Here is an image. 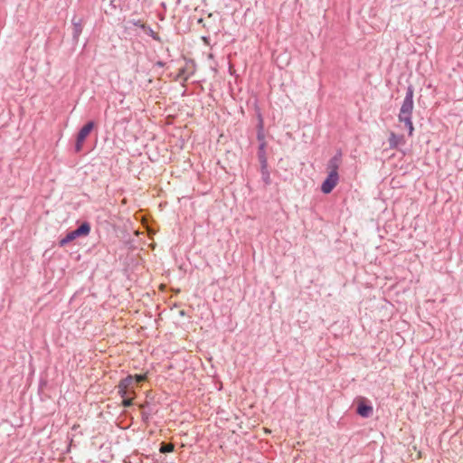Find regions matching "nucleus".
<instances>
[{
    "label": "nucleus",
    "mask_w": 463,
    "mask_h": 463,
    "mask_svg": "<svg viewBox=\"0 0 463 463\" xmlns=\"http://www.w3.org/2000/svg\"><path fill=\"white\" fill-rule=\"evenodd\" d=\"M413 95V87L411 85H409L407 87L406 94L398 115L399 121L404 123L406 128L408 129V134L410 137L412 136L414 131V127L412 124V111L414 108Z\"/></svg>",
    "instance_id": "obj_1"
},
{
    "label": "nucleus",
    "mask_w": 463,
    "mask_h": 463,
    "mask_svg": "<svg viewBox=\"0 0 463 463\" xmlns=\"http://www.w3.org/2000/svg\"><path fill=\"white\" fill-rule=\"evenodd\" d=\"M94 121L90 120L80 129L76 137V143L74 146V150L76 153H80L82 150L83 143L94 128Z\"/></svg>",
    "instance_id": "obj_2"
},
{
    "label": "nucleus",
    "mask_w": 463,
    "mask_h": 463,
    "mask_svg": "<svg viewBox=\"0 0 463 463\" xmlns=\"http://www.w3.org/2000/svg\"><path fill=\"white\" fill-rule=\"evenodd\" d=\"M90 232V224L88 222H83L78 228L67 233L68 239L71 241L82 236H87Z\"/></svg>",
    "instance_id": "obj_3"
},
{
    "label": "nucleus",
    "mask_w": 463,
    "mask_h": 463,
    "mask_svg": "<svg viewBox=\"0 0 463 463\" xmlns=\"http://www.w3.org/2000/svg\"><path fill=\"white\" fill-rule=\"evenodd\" d=\"M338 181L339 175L328 173L326 178L322 183L321 191L326 194H330L337 184Z\"/></svg>",
    "instance_id": "obj_4"
},
{
    "label": "nucleus",
    "mask_w": 463,
    "mask_h": 463,
    "mask_svg": "<svg viewBox=\"0 0 463 463\" xmlns=\"http://www.w3.org/2000/svg\"><path fill=\"white\" fill-rule=\"evenodd\" d=\"M342 162V152L338 150L327 163L328 173L338 175V168Z\"/></svg>",
    "instance_id": "obj_5"
},
{
    "label": "nucleus",
    "mask_w": 463,
    "mask_h": 463,
    "mask_svg": "<svg viewBox=\"0 0 463 463\" xmlns=\"http://www.w3.org/2000/svg\"><path fill=\"white\" fill-rule=\"evenodd\" d=\"M71 24H72V39L75 43H77L79 41L80 35L82 33L83 20H82V18H77L76 16H74L71 19Z\"/></svg>",
    "instance_id": "obj_6"
},
{
    "label": "nucleus",
    "mask_w": 463,
    "mask_h": 463,
    "mask_svg": "<svg viewBox=\"0 0 463 463\" xmlns=\"http://www.w3.org/2000/svg\"><path fill=\"white\" fill-rule=\"evenodd\" d=\"M373 411V406L364 402H360L357 405L356 412L363 418H369Z\"/></svg>",
    "instance_id": "obj_7"
},
{
    "label": "nucleus",
    "mask_w": 463,
    "mask_h": 463,
    "mask_svg": "<svg viewBox=\"0 0 463 463\" xmlns=\"http://www.w3.org/2000/svg\"><path fill=\"white\" fill-rule=\"evenodd\" d=\"M389 146L392 149H395L401 144H404L405 140L402 135H397L394 132H392L388 138Z\"/></svg>",
    "instance_id": "obj_8"
},
{
    "label": "nucleus",
    "mask_w": 463,
    "mask_h": 463,
    "mask_svg": "<svg viewBox=\"0 0 463 463\" xmlns=\"http://www.w3.org/2000/svg\"><path fill=\"white\" fill-rule=\"evenodd\" d=\"M266 145H267L266 142H261V143H260L259 147H258L257 156H258L260 165H264V164L268 163V158H267V155H266Z\"/></svg>",
    "instance_id": "obj_9"
},
{
    "label": "nucleus",
    "mask_w": 463,
    "mask_h": 463,
    "mask_svg": "<svg viewBox=\"0 0 463 463\" xmlns=\"http://www.w3.org/2000/svg\"><path fill=\"white\" fill-rule=\"evenodd\" d=\"M260 174H261V179L264 182L266 185L270 184L271 179H270V174L268 169V163L264 165H260Z\"/></svg>",
    "instance_id": "obj_10"
},
{
    "label": "nucleus",
    "mask_w": 463,
    "mask_h": 463,
    "mask_svg": "<svg viewBox=\"0 0 463 463\" xmlns=\"http://www.w3.org/2000/svg\"><path fill=\"white\" fill-rule=\"evenodd\" d=\"M141 419L145 423H148L152 415V411L147 405H141Z\"/></svg>",
    "instance_id": "obj_11"
},
{
    "label": "nucleus",
    "mask_w": 463,
    "mask_h": 463,
    "mask_svg": "<svg viewBox=\"0 0 463 463\" xmlns=\"http://www.w3.org/2000/svg\"><path fill=\"white\" fill-rule=\"evenodd\" d=\"M134 382V377L131 375H128L125 378H123L119 383V388L122 389H128Z\"/></svg>",
    "instance_id": "obj_12"
},
{
    "label": "nucleus",
    "mask_w": 463,
    "mask_h": 463,
    "mask_svg": "<svg viewBox=\"0 0 463 463\" xmlns=\"http://www.w3.org/2000/svg\"><path fill=\"white\" fill-rule=\"evenodd\" d=\"M174 450V445L170 443H162L160 448L161 453H169Z\"/></svg>",
    "instance_id": "obj_13"
},
{
    "label": "nucleus",
    "mask_w": 463,
    "mask_h": 463,
    "mask_svg": "<svg viewBox=\"0 0 463 463\" xmlns=\"http://www.w3.org/2000/svg\"><path fill=\"white\" fill-rule=\"evenodd\" d=\"M257 139L260 143L265 142L264 131L261 129L257 130Z\"/></svg>",
    "instance_id": "obj_14"
},
{
    "label": "nucleus",
    "mask_w": 463,
    "mask_h": 463,
    "mask_svg": "<svg viewBox=\"0 0 463 463\" xmlns=\"http://www.w3.org/2000/svg\"><path fill=\"white\" fill-rule=\"evenodd\" d=\"M178 76L181 77V78H184V80H187L188 78H189V74H186V69L185 68H182V69L179 70Z\"/></svg>",
    "instance_id": "obj_15"
},
{
    "label": "nucleus",
    "mask_w": 463,
    "mask_h": 463,
    "mask_svg": "<svg viewBox=\"0 0 463 463\" xmlns=\"http://www.w3.org/2000/svg\"><path fill=\"white\" fill-rule=\"evenodd\" d=\"M122 405H123L125 408L130 407V406L132 405V399L128 398L127 396H126V397H123V400H122Z\"/></svg>",
    "instance_id": "obj_16"
},
{
    "label": "nucleus",
    "mask_w": 463,
    "mask_h": 463,
    "mask_svg": "<svg viewBox=\"0 0 463 463\" xmlns=\"http://www.w3.org/2000/svg\"><path fill=\"white\" fill-rule=\"evenodd\" d=\"M117 389H118V393L123 398V397H126L128 395V389H122V388H119V384H118L117 386Z\"/></svg>",
    "instance_id": "obj_17"
},
{
    "label": "nucleus",
    "mask_w": 463,
    "mask_h": 463,
    "mask_svg": "<svg viewBox=\"0 0 463 463\" xmlns=\"http://www.w3.org/2000/svg\"><path fill=\"white\" fill-rule=\"evenodd\" d=\"M71 241L70 239H68V235L66 234L64 238H62L59 244L61 247H63L65 246L66 244H68L69 242H71Z\"/></svg>",
    "instance_id": "obj_18"
},
{
    "label": "nucleus",
    "mask_w": 463,
    "mask_h": 463,
    "mask_svg": "<svg viewBox=\"0 0 463 463\" xmlns=\"http://www.w3.org/2000/svg\"><path fill=\"white\" fill-rule=\"evenodd\" d=\"M134 380H136L137 383H140L145 380V375L136 374Z\"/></svg>",
    "instance_id": "obj_19"
},
{
    "label": "nucleus",
    "mask_w": 463,
    "mask_h": 463,
    "mask_svg": "<svg viewBox=\"0 0 463 463\" xmlns=\"http://www.w3.org/2000/svg\"><path fill=\"white\" fill-rule=\"evenodd\" d=\"M257 128H258V129L263 130V119H262L261 116H260L259 124H258Z\"/></svg>",
    "instance_id": "obj_20"
},
{
    "label": "nucleus",
    "mask_w": 463,
    "mask_h": 463,
    "mask_svg": "<svg viewBox=\"0 0 463 463\" xmlns=\"http://www.w3.org/2000/svg\"><path fill=\"white\" fill-rule=\"evenodd\" d=\"M165 62L162 61H157L156 63H155V66H157V67H160V68H163L165 67Z\"/></svg>",
    "instance_id": "obj_21"
}]
</instances>
